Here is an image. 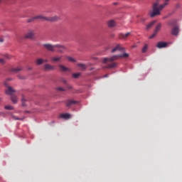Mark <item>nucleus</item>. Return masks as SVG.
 <instances>
[{"mask_svg":"<svg viewBox=\"0 0 182 182\" xmlns=\"http://www.w3.org/2000/svg\"><path fill=\"white\" fill-rule=\"evenodd\" d=\"M60 117H61V119H65V120H68V119H70V117H72V115H70V114H61L60 115Z\"/></svg>","mask_w":182,"mask_h":182,"instance_id":"15","label":"nucleus"},{"mask_svg":"<svg viewBox=\"0 0 182 182\" xmlns=\"http://www.w3.org/2000/svg\"><path fill=\"white\" fill-rule=\"evenodd\" d=\"M22 70L21 67H17L16 68H11L10 72H13L14 73H18V72H21Z\"/></svg>","mask_w":182,"mask_h":182,"instance_id":"16","label":"nucleus"},{"mask_svg":"<svg viewBox=\"0 0 182 182\" xmlns=\"http://www.w3.org/2000/svg\"><path fill=\"white\" fill-rule=\"evenodd\" d=\"M48 59L43 60V63H48Z\"/></svg>","mask_w":182,"mask_h":182,"instance_id":"37","label":"nucleus"},{"mask_svg":"<svg viewBox=\"0 0 182 182\" xmlns=\"http://www.w3.org/2000/svg\"><path fill=\"white\" fill-rule=\"evenodd\" d=\"M28 70H32V68H28Z\"/></svg>","mask_w":182,"mask_h":182,"instance_id":"41","label":"nucleus"},{"mask_svg":"<svg viewBox=\"0 0 182 182\" xmlns=\"http://www.w3.org/2000/svg\"><path fill=\"white\" fill-rule=\"evenodd\" d=\"M156 35H157V33H155V31H154V33L151 36H149V39H153V38H154Z\"/></svg>","mask_w":182,"mask_h":182,"instance_id":"31","label":"nucleus"},{"mask_svg":"<svg viewBox=\"0 0 182 182\" xmlns=\"http://www.w3.org/2000/svg\"><path fill=\"white\" fill-rule=\"evenodd\" d=\"M80 77V73L73 74V77L74 79H79Z\"/></svg>","mask_w":182,"mask_h":182,"instance_id":"25","label":"nucleus"},{"mask_svg":"<svg viewBox=\"0 0 182 182\" xmlns=\"http://www.w3.org/2000/svg\"><path fill=\"white\" fill-rule=\"evenodd\" d=\"M68 90H70V89H72V86H70V85H68Z\"/></svg>","mask_w":182,"mask_h":182,"instance_id":"38","label":"nucleus"},{"mask_svg":"<svg viewBox=\"0 0 182 182\" xmlns=\"http://www.w3.org/2000/svg\"><path fill=\"white\" fill-rule=\"evenodd\" d=\"M36 19H41L42 21H47L48 22V17L44 16L43 15L36 16Z\"/></svg>","mask_w":182,"mask_h":182,"instance_id":"17","label":"nucleus"},{"mask_svg":"<svg viewBox=\"0 0 182 182\" xmlns=\"http://www.w3.org/2000/svg\"><path fill=\"white\" fill-rule=\"evenodd\" d=\"M66 58L69 62H76V59L70 57V56H67Z\"/></svg>","mask_w":182,"mask_h":182,"instance_id":"26","label":"nucleus"},{"mask_svg":"<svg viewBox=\"0 0 182 182\" xmlns=\"http://www.w3.org/2000/svg\"><path fill=\"white\" fill-rule=\"evenodd\" d=\"M58 52H59V53H63L62 48H58Z\"/></svg>","mask_w":182,"mask_h":182,"instance_id":"35","label":"nucleus"},{"mask_svg":"<svg viewBox=\"0 0 182 182\" xmlns=\"http://www.w3.org/2000/svg\"><path fill=\"white\" fill-rule=\"evenodd\" d=\"M25 39H35V31L28 30L24 35Z\"/></svg>","mask_w":182,"mask_h":182,"instance_id":"5","label":"nucleus"},{"mask_svg":"<svg viewBox=\"0 0 182 182\" xmlns=\"http://www.w3.org/2000/svg\"><path fill=\"white\" fill-rule=\"evenodd\" d=\"M25 102H26V99H25V96L22 95V99H21V103L22 106H26V104H25Z\"/></svg>","mask_w":182,"mask_h":182,"instance_id":"27","label":"nucleus"},{"mask_svg":"<svg viewBox=\"0 0 182 182\" xmlns=\"http://www.w3.org/2000/svg\"><path fill=\"white\" fill-rule=\"evenodd\" d=\"M104 77H109V75H105V76H104Z\"/></svg>","mask_w":182,"mask_h":182,"instance_id":"39","label":"nucleus"},{"mask_svg":"<svg viewBox=\"0 0 182 182\" xmlns=\"http://www.w3.org/2000/svg\"><path fill=\"white\" fill-rule=\"evenodd\" d=\"M148 48H149V46H147V44H145L141 50L142 53H146V52H147Z\"/></svg>","mask_w":182,"mask_h":182,"instance_id":"24","label":"nucleus"},{"mask_svg":"<svg viewBox=\"0 0 182 182\" xmlns=\"http://www.w3.org/2000/svg\"><path fill=\"white\" fill-rule=\"evenodd\" d=\"M130 35H132V33H130V32L127 33L125 34L120 33L119 35V39H127L128 36H130Z\"/></svg>","mask_w":182,"mask_h":182,"instance_id":"10","label":"nucleus"},{"mask_svg":"<svg viewBox=\"0 0 182 182\" xmlns=\"http://www.w3.org/2000/svg\"><path fill=\"white\" fill-rule=\"evenodd\" d=\"M57 90H59L60 92H65L66 90L64 89L63 87H58Z\"/></svg>","mask_w":182,"mask_h":182,"instance_id":"30","label":"nucleus"},{"mask_svg":"<svg viewBox=\"0 0 182 182\" xmlns=\"http://www.w3.org/2000/svg\"><path fill=\"white\" fill-rule=\"evenodd\" d=\"M62 58H63V56H62V55L53 57L51 58V60H52V62H60L62 60Z\"/></svg>","mask_w":182,"mask_h":182,"instance_id":"14","label":"nucleus"},{"mask_svg":"<svg viewBox=\"0 0 182 182\" xmlns=\"http://www.w3.org/2000/svg\"><path fill=\"white\" fill-rule=\"evenodd\" d=\"M4 109H6V110H14V107L11 105H6Z\"/></svg>","mask_w":182,"mask_h":182,"instance_id":"28","label":"nucleus"},{"mask_svg":"<svg viewBox=\"0 0 182 182\" xmlns=\"http://www.w3.org/2000/svg\"><path fill=\"white\" fill-rule=\"evenodd\" d=\"M168 45V43L160 41V42H158V43L156 44V48H158L159 49H161L163 48H167Z\"/></svg>","mask_w":182,"mask_h":182,"instance_id":"8","label":"nucleus"},{"mask_svg":"<svg viewBox=\"0 0 182 182\" xmlns=\"http://www.w3.org/2000/svg\"><path fill=\"white\" fill-rule=\"evenodd\" d=\"M5 92L6 95H9V96H11V100L13 103H18V97L14 95V93H15L16 91L13 89L12 87H8Z\"/></svg>","mask_w":182,"mask_h":182,"instance_id":"4","label":"nucleus"},{"mask_svg":"<svg viewBox=\"0 0 182 182\" xmlns=\"http://www.w3.org/2000/svg\"><path fill=\"white\" fill-rule=\"evenodd\" d=\"M168 1L170 0H157L152 5V11H149V16L154 18L161 15V11L168 5Z\"/></svg>","mask_w":182,"mask_h":182,"instance_id":"1","label":"nucleus"},{"mask_svg":"<svg viewBox=\"0 0 182 182\" xmlns=\"http://www.w3.org/2000/svg\"><path fill=\"white\" fill-rule=\"evenodd\" d=\"M6 58H7V59H9V57H8V55H6Z\"/></svg>","mask_w":182,"mask_h":182,"instance_id":"44","label":"nucleus"},{"mask_svg":"<svg viewBox=\"0 0 182 182\" xmlns=\"http://www.w3.org/2000/svg\"><path fill=\"white\" fill-rule=\"evenodd\" d=\"M44 70H55V67L53 65H50L49 64H45L44 65Z\"/></svg>","mask_w":182,"mask_h":182,"instance_id":"11","label":"nucleus"},{"mask_svg":"<svg viewBox=\"0 0 182 182\" xmlns=\"http://www.w3.org/2000/svg\"><path fill=\"white\" fill-rule=\"evenodd\" d=\"M77 66H78V68H80L82 70H86V65L83 63H78L77 64Z\"/></svg>","mask_w":182,"mask_h":182,"instance_id":"20","label":"nucleus"},{"mask_svg":"<svg viewBox=\"0 0 182 182\" xmlns=\"http://www.w3.org/2000/svg\"><path fill=\"white\" fill-rule=\"evenodd\" d=\"M62 82H63V83H64L65 85H68V81H67L66 80L63 79V80H62Z\"/></svg>","mask_w":182,"mask_h":182,"instance_id":"36","label":"nucleus"},{"mask_svg":"<svg viewBox=\"0 0 182 182\" xmlns=\"http://www.w3.org/2000/svg\"><path fill=\"white\" fill-rule=\"evenodd\" d=\"M0 42H4V39L0 38Z\"/></svg>","mask_w":182,"mask_h":182,"instance_id":"40","label":"nucleus"},{"mask_svg":"<svg viewBox=\"0 0 182 182\" xmlns=\"http://www.w3.org/2000/svg\"><path fill=\"white\" fill-rule=\"evenodd\" d=\"M60 70L61 72H70V69L67 67H65L63 65H59Z\"/></svg>","mask_w":182,"mask_h":182,"instance_id":"13","label":"nucleus"},{"mask_svg":"<svg viewBox=\"0 0 182 182\" xmlns=\"http://www.w3.org/2000/svg\"><path fill=\"white\" fill-rule=\"evenodd\" d=\"M57 21H60V16H54L52 17H48V22H56Z\"/></svg>","mask_w":182,"mask_h":182,"instance_id":"9","label":"nucleus"},{"mask_svg":"<svg viewBox=\"0 0 182 182\" xmlns=\"http://www.w3.org/2000/svg\"><path fill=\"white\" fill-rule=\"evenodd\" d=\"M160 29H161V23L157 24V26H156L155 30H154V32H155L156 33H159Z\"/></svg>","mask_w":182,"mask_h":182,"instance_id":"19","label":"nucleus"},{"mask_svg":"<svg viewBox=\"0 0 182 182\" xmlns=\"http://www.w3.org/2000/svg\"><path fill=\"white\" fill-rule=\"evenodd\" d=\"M2 1H4V0H0V4H1V2H2Z\"/></svg>","mask_w":182,"mask_h":182,"instance_id":"42","label":"nucleus"},{"mask_svg":"<svg viewBox=\"0 0 182 182\" xmlns=\"http://www.w3.org/2000/svg\"><path fill=\"white\" fill-rule=\"evenodd\" d=\"M156 21H153L151 23H149L147 26H146V31H149V29H150L151 28H152L154 26V23H156Z\"/></svg>","mask_w":182,"mask_h":182,"instance_id":"18","label":"nucleus"},{"mask_svg":"<svg viewBox=\"0 0 182 182\" xmlns=\"http://www.w3.org/2000/svg\"><path fill=\"white\" fill-rule=\"evenodd\" d=\"M36 65H38V66L41 65H43V58H38V59L36 60Z\"/></svg>","mask_w":182,"mask_h":182,"instance_id":"21","label":"nucleus"},{"mask_svg":"<svg viewBox=\"0 0 182 182\" xmlns=\"http://www.w3.org/2000/svg\"><path fill=\"white\" fill-rule=\"evenodd\" d=\"M18 79H21L22 80L26 79V77H25V76H22V75H18Z\"/></svg>","mask_w":182,"mask_h":182,"instance_id":"32","label":"nucleus"},{"mask_svg":"<svg viewBox=\"0 0 182 182\" xmlns=\"http://www.w3.org/2000/svg\"><path fill=\"white\" fill-rule=\"evenodd\" d=\"M116 25V23L114 22V21L113 20H110L109 22H108V26L109 28H113V26H115Z\"/></svg>","mask_w":182,"mask_h":182,"instance_id":"22","label":"nucleus"},{"mask_svg":"<svg viewBox=\"0 0 182 182\" xmlns=\"http://www.w3.org/2000/svg\"><path fill=\"white\" fill-rule=\"evenodd\" d=\"M120 58L127 59L129 58V53H124V54L112 55L109 58H104L102 62L103 63L107 64L106 66L107 69H113L117 66V63H115L114 60H117Z\"/></svg>","mask_w":182,"mask_h":182,"instance_id":"2","label":"nucleus"},{"mask_svg":"<svg viewBox=\"0 0 182 182\" xmlns=\"http://www.w3.org/2000/svg\"><path fill=\"white\" fill-rule=\"evenodd\" d=\"M178 33H180V27L178 26H174L171 30V35H173V36H178Z\"/></svg>","mask_w":182,"mask_h":182,"instance_id":"7","label":"nucleus"},{"mask_svg":"<svg viewBox=\"0 0 182 182\" xmlns=\"http://www.w3.org/2000/svg\"><path fill=\"white\" fill-rule=\"evenodd\" d=\"M13 119H14V120H22V119H21L19 117H16L15 116H13Z\"/></svg>","mask_w":182,"mask_h":182,"instance_id":"33","label":"nucleus"},{"mask_svg":"<svg viewBox=\"0 0 182 182\" xmlns=\"http://www.w3.org/2000/svg\"><path fill=\"white\" fill-rule=\"evenodd\" d=\"M1 98H0V102H1Z\"/></svg>","mask_w":182,"mask_h":182,"instance_id":"45","label":"nucleus"},{"mask_svg":"<svg viewBox=\"0 0 182 182\" xmlns=\"http://www.w3.org/2000/svg\"><path fill=\"white\" fill-rule=\"evenodd\" d=\"M176 22L177 21L176 20H171V21H168V26H174V25H176Z\"/></svg>","mask_w":182,"mask_h":182,"instance_id":"23","label":"nucleus"},{"mask_svg":"<svg viewBox=\"0 0 182 182\" xmlns=\"http://www.w3.org/2000/svg\"><path fill=\"white\" fill-rule=\"evenodd\" d=\"M117 50H119L120 52H124V48L122 46V44H117L114 48H112L111 53H114V52H117Z\"/></svg>","mask_w":182,"mask_h":182,"instance_id":"6","label":"nucleus"},{"mask_svg":"<svg viewBox=\"0 0 182 182\" xmlns=\"http://www.w3.org/2000/svg\"><path fill=\"white\" fill-rule=\"evenodd\" d=\"M77 101L76 100H68L67 101V107H70V106H73V105H77Z\"/></svg>","mask_w":182,"mask_h":182,"instance_id":"12","label":"nucleus"},{"mask_svg":"<svg viewBox=\"0 0 182 182\" xmlns=\"http://www.w3.org/2000/svg\"><path fill=\"white\" fill-rule=\"evenodd\" d=\"M0 63H1L2 65H4V63H5V60L1 58V59H0Z\"/></svg>","mask_w":182,"mask_h":182,"instance_id":"34","label":"nucleus"},{"mask_svg":"<svg viewBox=\"0 0 182 182\" xmlns=\"http://www.w3.org/2000/svg\"><path fill=\"white\" fill-rule=\"evenodd\" d=\"M114 5H117V3H114Z\"/></svg>","mask_w":182,"mask_h":182,"instance_id":"43","label":"nucleus"},{"mask_svg":"<svg viewBox=\"0 0 182 182\" xmlns=\"http://www.w3.org/2000/svg\"><path fill=\"white\" fill-rule=\"evenodd\" d=\"M33 21H36V16L32 17V18H28V19L27 20V22L29 23H31V22H33Z\"/></svg>","mask_w":182,"mask_h":182,"instance_id":"29","label":"nucleus"},{"mask_svg":"<svg viewBox=\"0 0 182 182\" xmlns=\"http://www.w3.org/2000/svg\"><path fill=\"white\" fill-rule=\"evenodd\" d=\"M43 48L46 49V50H48V52H55V49H65V46L60 44L52 45L50 43H44L42 45Z\"/></svg>","mask_w":182,"mask_h":182,"instance_id":"3","label":"nucleus"}]
</instances>
